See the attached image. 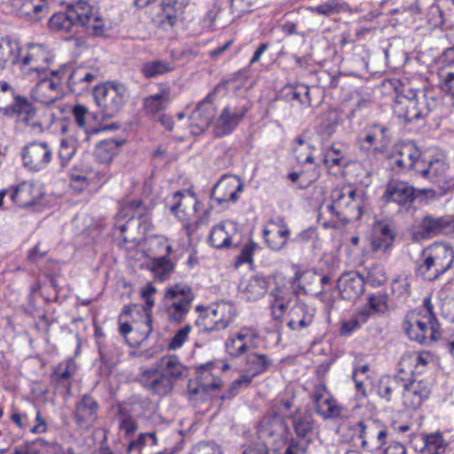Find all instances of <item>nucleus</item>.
Masks as SVG:
<instances>
[{
    "label": "nucleus",
    "mask_w": 454,
    "mask_h": 454,
    "mask_svg": "<svg viewBox=\"0 0 454 454\" xmlns=\"http://www.w3.org/2000/svg\"><path fill=\"white\" fill-rule=\"evenodd\" d=\"M32 90L34 100L42 104H51L60 97V82L49 78L48 74L43 75Z\"/></svg>",
    "instance_id": "473e14b6"
},
{
    "label": "nucleus",
    "mask_w": 454,
    "mask_h": 454,
    "mask_svg": "<svg viewBox=\"0 0 454 454\" xmlns=\"http://www.w3.org/2000/svg\"><path fill=\"white\" fill-rule=\"evenodd\" d=\"M0 112L10 117H16L34 134H41L51 122L45 114L38 113L30 102L23 97L15 96L11 106L0 107Z\"/></svg>",
    "instance_id": "1a4fd4ad"
},
{
    "label": "nucleus",
    "mask_w": 454,
    "mask_h": 454,
    "mask_svg": "<svg viewBox=\"0 0 454 454\" xmlns=\"http://www.w3.org/2000/svg\"><path fill=\"white\" fill-rule=\"evenodd\" d=\"M332 203L322 206L320 216L329 214L341 222L349 223L358 220L362 215V197L350 185L337 187L333 190Z\"/></svg>",
    "instance_id": "20e7f679"
},
{
    "label": "nucleus",
    "mask_w": 454,
    "mask_h": 454,
    "mask_svg": "<svg viewBox=\"0 0 454 454\" xmlns=\"http://www.w3.org/2000/svg\"><path fill=\"white\" fill-rule=\"evenodd\" d=\"M50 0H9L12 10L28 20H40L49 13Z\"/></svg>",
    "instance_id": "4be33fe9"
},
{
    "label": "nucleus",
    "mask_w": 454,
    "mask_h": 454,
    "mask_svg": "<svg viewBox=\"0 0 454 454\" xmlns=\"http://www.w3.org/2000/svg\"><path fill=\"white\" fill-rule=\"evenodd\" d=\"M453 261L454 252L450 247L434 243L423 250L417 273L425 280H435L451 267Z\"/></svg>",
    "instance_id": "423d86ee"
},
{
    "label": "nucleus",
    "mask_w": 454,
    "mask_h": 454,
    "mask_svg": "<svg viewBox=\"0 0 454 454\" xmlns=\"http://www.w3.org/2000/svg\"><path fill=\"white\" fill-rule=\"evenodd\" d=\"M314 309L303 302L295 303L288 313L287 326L294 331H301L312 324Z\"/></svg>",
    "instance_id": "f704fd0d"
},
{
    "label": "nucleus",
    "mask_w": 454,
    "mask_h": 454,
    "mask_svg": "<svg viewBox=\"0 0 454 454\" xmlns=\"http://www.w3.org/2000/svg\"><path fill=\"white\" fill-rule=\"evenodd\" d=\"M189 454H223L220 445L214 442H200L193 445Z\"/></svg>",
    "instance_id": "e2e57ef3"
},
{
    "label": "nucleus",
    "mask_w": 454,
    "mask_h": 454,
    "mask_svg": "<svg viewBox=\"0 0 454 454\" xmlns=\"http://www.w3.org/2000/svg\"><path fill=\"white\" fill-rule=\"evenodd\" d=\"M229 365L221 363H207L200 365L196 370V378L202 389L215 390L220 387L218 374L227 370Z\"/></svg>",
    "instance_id": "c756f323"
},
{
    "label": "nucleus",
    "mask_w": 454,
    "mask_h": 454,
    "mask_svg": "<svg viewBox=\"0 0 454 454\" xmlns=\"http://www.w3.org/2000/svg\"><path fill=\"white\" fill-rule=\"evenodd\" d=\"M120 145V143L114 139L101 141L95 148V157L100 162H110L118 153Z\"/></svg>",
    "instance_id": "864d4df0"
},
{
    "label": "nucleus",
    "mask_w": 454,
    "mask_h": 454,
    "mask_svg": "<svg viewBox=\"0 0 454 454\" xmlns=\"http://www.w3.org/2000/svg\"><path fill=\"white\" fill-rule=\"evenodd\" d=\"M177 5L176 0H162L160 4L151 8L152 21L164 29L173 27L180 16V8Z\"/></svg>",
    "instance_id": "aec40b11"
},
{
    "label": "nucleus",
    "mask_w": 454,
    "mask_h": 454,
    "mask_svg": "<svg viewBox=\"0 0 454 454\" xmlns=\"http://www.w3.org/2000/svg\"><path fill=\"white\" fill-rule=\"evenodd\" d=\"M95 176L96 173L90 168L74 169L70 174V186L74 191L82 192L89 187Z\"/></svg>",
    "instance_id": "3c124183"
},
{
    "label": "nucleus",
    "mask_w": 454,
    "mask_h": 454,
    "mask_svg": "<svg viewBox=\"0 0 454 454\" xmlns=\"http://www.w3.org/2000/svg\"><path fill=\"white\" fill-rule=\"evenodd\" d=\"M174 383L185 376L186 368L176 356H162L157 363V368Z\"/></svg>",
    "instance_id": "58836bf2"
},
{
    "label": "nucleus",
    "mask_w": 454,
    "mask_h": 454,
    "mask_svg": "<svg viewBox=\"0 0 454 454\" xmlns=\"http://www.w3.org/2000/svg\"><path fill=\"white\" fill-rule=\"evenodd\" d=\"M434 362V356L425 350L415 351V372L421 373Z\"/></svg>",
    "instance_id": "774afa93"
},
{
    "label": "nucleus",
    "mask_w": 454,
    "mask_h": 454,
    "mask_svg": "<svg viewBox=\"0 0 454 454\" xmlns=\"http://www.w3.org/2000/svg\"><path fill=\"white\" fill-rule=\"evenodd\" d=\"M215 109L207 96L203 101L198 104L191 116L192 125L198 128L200 131L206 129L215 117Z\"/></svg>",
    "instance_id": "e433bc0d"
},
{
    "label": "nucleus",
    "mask_w": 454,
    "mask_h": 454,
    "mask_svg": "<svg viewBox=\"0 0 454 454\" xmlns=\"http://www.w3.org/2000/svg\"><path fill=\"white\" fill-rule=\"evenodd\" d=\"M286 96L291 101H296L301 106L310 105L309 88L305 84H296L289 87Z\"/></svg>",
    "instance_id": "4d7b16f0"
},
{
    "label": "nucleus",
    "mask_w": 454,
    "mask_h": 454,
    "mask_svg": "<svg viewBox=\"0 0 454 454\" xmlns=\"http://www.w3.org/2000/svg\"><path fill=\"white\" fill-rule=\"evenodd\" d=\"M175 69L173 62L153 60L143 64L141 73L145 78H154L170 73Z\"/></svg>",
    "instance_id": "603ef678"
},
{
    "label": "nucleus",
    "mask_w": 454,
    "mask_h": 454,
    "mask_svg": "<svg viewBox=\"0 0 454 454\" xmlns=\"http://www.w3.org/2000/svg\"><path fill=\"white\" fill-rule=\"evenodd\" d=\"M293 427L298 436L307 437L313 432V420L309 414L298 416L297 411L291 416Z\"/></svg>",
    "instance_id": "5fc2aeb1"
},
{
    "label": "nucleus",
    "mask_w": 454,
    "mask_h": 454,
    "mask_svg": "<svg viewBox=\"0 0 454 454\" xmlns=\"http://www.w3.org/2000/svg\"><path fill=\"white\" fill-rule=\"evenodd\" d=\"M20 56V47L18 43L9 38L0 39V68H5L9 65L17 62Z\"/></svg>",
    "instance_id": "c03bdc74"
},
{
    "label": "nucleus",
    "mask_w": 454,
    "mask_h": 454,
    "mask_svg": "<svg viewBox=\"0 0 454 454\" xmlns=\"http://www.w3.org/2000/svg\"><path fill=\"white\" fill-rule=\"evenodd\" d=\"M445 449L446 443L440 434H430L425 438V451L428 454H442Z\"/></svg>",
    "instance_id": "bf43d9fd"
},
{
    "label": "nucleus",
    "mask_w": 454,
    "mask_h": 454,
    "mask_svg": "<svg viewBox=\"0 0 454 454\" xmlns=\"http://www.w3.org/2000/svg\"><path fill=\"white\" fill-rule=\"evenodd\" d=\"M119 331L125 338L129 334L138 333L134 340L136 344L145 340L153 331L148 309L136 304L126 306L119 316Z\"/></svg>",
    "instance_id": "6e6552de"
},
{
    "label": "nucleus",
    "mask_w": 454,
    "mask_h": 454,
    "mask_svg": "<svg viewBox=\"0 0 454 454\" xmlns=\"http://www.w3.org/2000/svg\"><path fill=\"white\" fill-rule=\"evenodd\" d=\"M72 114L79 130L76 132L77 137H83V141H90L92 135L97 134L99 129L87 128V121L90 118V112L87 107L82 105H75L73 107Z\"/></svg>",
    "instance_id": "37998d69"
},
{
    "label": "nucleus",
    "mask_w": 454,
    "mask_h": 454,
    "mask_svg": "<svg viewBox=\"0 0 454 454\" xmlns=\"http://www.w3.org/2000/svg\"><path fill=\"white\" fill-rule=\"evenodd\" d=\"M170 102L169 88L163 89L160 93L151 95L144 99V106L148 114H157L164 110Z\"/></svg>",
    "instance_id": "49530a36"
},
{
    "label": "nucleus",
    "mask_w": 454,
    "mask_h": 454,
    "mask_svg": "<svg viewBox=\"0 0 454 454\" xmlns=\"http://www.w3.org/2000/svg\"><path fill=\"white\" fill-rule=\"evenodd\" d=\"M436 105V99L425 90L409 89L396 96L393 108L399 119L412 122L427 117Z\"/></svg>",
    "instance_id": "39448f33"
},
{
    "label": "nucleus",
    "mask_w": 454,
    "mask_h": 454,
    "mask_svg": "<svg viewBox=\"0 0 454 454\" xmlns=\"http://www.w3.org/2000/svg\"><path fill=\"white\" fill-rule=\"evenodd\" d=\"M360 147L363 150H371L382 153L390 143L389 129L385 125L373 124L364 138H360Z\"/></svg>",
    "instance_id": "c85d7f7f"
},
{
    "label": "nucleus",
    "mask_w": 454,
    "mask_h": 454,
    "mask_svg": "<svg viewBox=\"0 0 454 454\" xmlns=\"http://www.w3.org/2000/svg\"><path fill=\"white\" fill-rule=\"evenodd\" d=\"M320 275L313 271H305L298 278L299 286L305 294L321 292L316 286L319 283Z\"/></svg>",
    "instance_id": "13d9d810"
},
{
    "label": "nucleus",
    "mask_w": 454,
    "mask_h": 454,
    "mask_svg": "<svg viewBox=\"0 0 454 454\" xmlns=\"http://www.w3.org/2000/svg\"><path fill=\"white\" fill-rule=\"evenodd\" d=\"M243 183L236 176H223L212 190V199L219 205L235 202L243 192Z\"/></svg>",
    "instance_id": "a211bd4d"
},
{
    "label": "nucleus",
    "mask_w": 454,
    "mask_h": 454,
    "mask_svg": "<svg viewBox=\"0 0 454 454\" xmlns=\"http://www.w3.org/2000/svg\"><path fill=\"white\" fill-rule=\"evenodd\" d=\"M119 428L126 436L134 434L137 429L135 419L121 409L119 411Z\"/></svg>",
    "instance_id": "69168bd1"
},
{
    "label": "nucleus",
    "mask_w": 454,
    "mask_h": 454,
    "mask_svg": "<svg viewBox=\"0 0 454 454\" xmlns=\"http://www.w3.org/2000/svg\"><path fill=\"white\" fill-rule=\"evenodd\" d=\"M289 234V229L283 219L269 221L263 230V237L269 247L277 251L286 244Z\"/></svg>",
    "instance_id": "cd10ccee"
},
{
    "label": "nucleus",
    "mask_w": 454,
    "mask_h": 454,
    "mask_svg": "<svg viewBox=\"0 0 454 454\" xmlns=\"http://www.w3.org/2000/svg\"><path fill=\"white\" fill-rule=\"evenodd\" d=\"M99 403L90 395H83L76 402L74 419L80 428L89 430L98 419Z\"/></svg>",
    "instance_id": "dca6fc26"
},
{
    "label": "nucleus",
    "mask_w": 454,
    "mask_h": 454,
    "mask_svg": "<svg viewBox=\"0 0 454 454\" xmlns=\"http://www.w3.org/2000/svg\"><path fill=\"white\" fill-rule=\"evenodd\" d=\"M323 161L329 171L334 174L340 172L351 161L348 145L340 142L333 143L325 148Z\"/></svg>",
    "instance_id": "412c9836"
},
{
    "label": "nucleus",
    "mask_w": 454,
    "mask_h": 454,
    "mask_svg": "<svg viewBox=\"0 0 454 454\" xmlns=\"http://www.w3.org/2000/svg\"><path fill=\"white\" fill-rule=\"evenodd\" d=\"M395 239V227L391 223L380 221L374 223L372 236V251L387 252Z\"/></svg>",
    "instance_id": "a878e982"
},
{
    "label": "nucleus",
    "mask_w": 454,
    "mask_h": 454,
    "mask_svg": "<svg viewBox=\"0 0 454 454\" xmlns=\"http://www.w3.org/2000/svg\"><path fill=\"white\" fill-rule=\"evenodd\" d=\"M31 454H59L60 447L54 442H49L43 439H37L30 442Z\"/></svg>",
    "instance_id": "052dcab7"
},
{
    "label": "nucleus",
    "mask_w": 454,
    "mask_h": 454,
    "mask_svg": "<svg viewBox=\"0 0 454 454\" xmlns=\"http://www.w3.org/2000/svg\"><path fill=\"white\" fill-rule=\"evenodd\" d=\"M78 27L94 35H100L105 30L98 9L83 0L69 4L65 12L55 13L49 20V27L54 32L69 33Z\"/></svg>",
    "instance_id": "f257e3e1"
},
{
    "label": "nucleus",
    "mask_w": 454,
    "mask_h": 454,
    "mask_svg": "<svg viewBox=\"0 0 454 454\" xmlns=\"http://www.w3.org/2000/svg\"><path fill=\"white\" fill-rule=\"evenodd\" d=\"M257 336L255 330L247 327L231 333L225 341L227 353L231 356L244 355L248 350L249 343Z\"/></svg>",
    "instance_id": "bb28decb"
},
{
    "label": "nucleus",
    "mask_w": 454,
    "mask_h": 454,
    "mask_svg": "<svg viewBox=\"0 0 454 454\" xmlns=\"http://www.w3.org/2000/svg\"><path fill=\"white\" fill-rule=\"evenodd\" d=\"M367 320V314L359 312L356 317L351 318L341 323L340 333L343 335H348L353 333L356 329L359 328L362 324Z\"/></svg>",
    "instance_id": "0e129e2a"
},
{
    "label": "nucleus",
    "mask_w": 454,
    "mask_h": 454,
    "mask_svg": "<svg viewBox=\"0 0 454 454\" xmlns=\"http://www.w3.org/2000/svg\"><path fill=\"white\" fill-rule=\"evenodd\" d=\"M448 165L442 157L425 158L424 164H421L420 170L423 176L435 179L437 182L442 181L446 186L442 187L441 195L445 194L450 188L451 180L447 176Z\"/></svg>",
    "instance_id": "393cba45"
},
{
    "label": "nucleus",
    "mask_w": 454,
    "mask_h": 454,
    "mask_svg": "<svg viewBox=\"0 0 454 454\" xmlns=\"http://www.w3.org/2000/svg\"><path fill=\"white\" fill-rule=\"evenodd\" d=\"M433 310L431 298L426 297L421 308L407 315L403 328L410 340L427 344L440 338V325Z\"/></svg>",
    "instance_id": "7ed1b4c3"
},
{
    "label": "nucleus",
    "mask_w": 454,
    "mask_h": 454,
    "mask_svg": "<svg viewBox=\"0 0 454 454\" xmlns=\"http://www.w3.org/2000/svg\"><path fill=\"white\" fill-rule=\"evenodd\" d=\"M139 381L145 388L160 396L168 395L173 388V382L158 369L142 371L139 375Z\"/></svg>",
    "instance_id": "b1692460"
},
{
    "label": "nucleus",
    "mask_w": 454,
    "mask_h": 454,
    "mask_svg": "<svg viewBox=\"0 0 454 454\" xmlns=\"http://www.w3.org/2000/svg\"><path fill=\"white\" fill-rule=\"evenodd\" d=\"M194 294L187 284L176 283L168 286L164 294V311L171 323H182L189 313Z\"/></svg>",
    "instance_id": "0eeeda50"
},
{
    "label": "nucleus",
    "mask_w": 454,
    "mask_h": 454,
    "mask_svg": "<svg viewBox=\"0 0 454 454\" xmlns=\"http://www.w3.org/2000/svg\"><path fill=\"white\" fill-rule=\"evenodd\" d=\"M269 281L267 278L254 276L240 283L239 289L248 301H257L267 292Z\"/></svg>",
    "instance_id": "ea45409f"
},
{
    "label": "nucleus",
    "mask_w": 454,
    "mask_h": 454,
    "mask_svg": "<svg viewBox=\"0 0 454 454\" xmlns=\"http://www.w3.org/2000/svg\"><path fill=\"white\" fill-rule=\"evenodd\" d=\"M414 188L404 181L392 179L388 182L383 198L386 201L405 205L413 201Z\"/></svg>",
    "instance_id": "2f4dec72"
},
{
    "label": "nucleus",
    "mask_w": 454,
    "mask_h": 454,
    "mask_svg": "<svg viewBox=\"0 0 454 454\" xmlns=\"http://www.w3.org/2000/svg\"><path fill=\"white\" fill-rule=\"evenodd\" d=\"M84 142L83 137L77 136L76 137H70L60 140L58 155L61 167H66L69 163L76 153L77 146Z\"/></svg>",
    "instance_id": "de8ad7c7"
},
{
    "label": "nucleus",
    "mask_w": 454,
    "mask_h": 454,
    "mask_svg": "<svg viewBox=\"0 0 454 454\" xmlns=\"http://www.w3.org/2000/svg\"><path fill=\"white\" fill-rule=\"evenodd\" d=\"M236 308L233 303L220 301L212 304L207 309V317L212 323L210 331H219L227 328L236 317Z\"/></svg>",
    "instance_id": "5701e85b"
},
{
    "label": "nucleus",
    "mask_w": 454,
    "mask_h": 454,
    "mask_svg": "<svg viewBox=\"0 0 454 454\" xmlns=\"http://www.w3.org/2000/svg\"><path fill=\"white\" fill-rule=\"evenodd\" d=\"M173 200L175 202L170 206V209L181 220L196 214L198 201L193 195L177 192L174 194Z\"/></svg>",
    "instance_id": "4c0bfd02"
},
{
    "label": "nucleus",
    "mask_w": 454,
    "mask_h": 454,
    "mask_svg": "<svg viewBox=\"0 0 454 454\" xmlns=\"http://www.w3.org/2000/svg\"><path fill=\"white\" fill-rule=\"evenodd\" d=\"M270 296L273 298L270 301L272 317L275 320H279L289 306L290 294L285 289L277 287L271 291Z\"/></svg>",
    "instance_id": "a18cd8bd"
},
{
    "label": "nucleus",
    "mask_w": 454,
    "mask_h": 454,
    "mask_svg": "<svg viewBox=\"0 0 454 454\" xmlns=\"http://www.w3.org/2000/svg\"><path fill=\"white\" fill-rule=\"evenodd\" d=\"M175 269V262L167 255H160L152 260L151 271L155 278L166 280L172 274Z\"/></svg>",
    "instance_id": "09e8293b"
},
{
    "label": "nucleus",
    "mask_w": 454,
    "mask_h": 454,
    "mask_svg": "<svg viewBox=\"0 0 454 454\" xmlns=\"http://www.w3.org/2000/svg\"><path fill=\"white\" fill-rule=\"evenodd\" d=\"M440 88L442 91L454 96V62L439 70Z\"/></svg>",
    "instance_id": "6e6d98bb"
},
{
    "label": "nucleus",
    "mask_w": 454,
    "mask_h": 454,
    "mask_svg": "<svg viewBox=\"0 0 454 454\" xmlns=\"http://www.w3.org/2000/svg\"><path fill=\"white\" fill-rule=\"evenodd\" d=\"M51 61L52 54L47 47L43 44H33L29 46L27 53L22 59L23 74L31 79L48 74Z\"/></svg>",
    "instance_id": "f8f14e48"
},
{
    "label": "nucleus",
    "mask_w": 454,
    "mask_h": 454,
    "mask_svg": "<svg viewBox=\"0 0 454 454\" xmlns=\"http://www.w3.org/2000/svg\"><path fill=\"white\" fill-rule=\"evenodd\" d=\"M191 330L192 326L190 325H186L179 329L169 341V349L176 350L180 348L188 340Z\"/></svg>",
    "instance_id": "338daca9"
},
{
    "label": "nucleus",
    "mask_w": 454,
    "mask_h": 454,
    "mask_svg": "<svg viewBox=\"0 0 454 454\" xmlns=\"http://www.w3.org/2000/svg\"><path fill=\"white\" fill-rule=\"evenodd\" d=\"M240 237L237 224L231 221H224L212 228L209 241L216 248L237 247Z\"/></svg>",
    "instance_id": "6ab92c4d"
},
{
    "label": "nucleus",
    "mask_w": 454,
    "mask_h": 454,
    "mask_svg": "<svg viewBox=\"0 0 454 454\" xmlns=\"http://www.w3.org/2000/svg\"><path fill=\"white\" fill-rule=\"evenodd\" d=\"M258 438L272 454H299L301 450L297 440L290 437V428L279 414H268L259 422Z\"/></svg>",
    "instance_id": "f03ea898"
},
{
    "label": "nucleus",
    "mask_w": 454,
    "mask_h": 454,
    "mask_svg": "<svg viewBox=\"0 0 454 454\" xmlns=\"http://www.w3.org/2000/svg\"><path fill=\"white\" fill-rule=\"evenodd\" d=\"M430 391L431 384L426 380H403L400 402L405 409L416 410L428 398Z\"/></svg>",
    "instance_id": "2eb2a0df"
},
{
    "label": "nucleus",
    "mask_w": 454,
    "mask_h": 454,
    "mask_svg": "<svg viewBox=\"0 0 454 454\" xmlns=\"http://www.w3.org/2000/svg\"><path fill=\"white\" fill-rule=\"evenodd\" d=\"M393 160L400 168L419 172L425 158L420 160V152L413 143H406L400 146L397 153L393 156Z\"/></svg>",
    "instance_id": "7c9ffc66"
},
{
    "label": "nucleus",
    "mask_w": 454,
    "mask_h": 454,
    "mask_svg": "<svg viewBox=\"0 0 454 454\" xmlns=\"http://www.w3.org/2000/svg\"><path fill=\"white\" fill-rule=\"evenodd\" d=\"M39 192L31 183L20 184L12 194V200L20 207L33 206L36 203Z\"/></svg>",
    "instance_id": "79ce46f5"
},
{
    "label": "nucleus",
    "mask_w": 454,
    "mask_h": 454,
    "mask_svg": "<svg viewBox=\"0 0 454 454\" xmlns=\"http://www.w3.org/2000/svg\"><path fill=\"white\" fill-rule=\"evenodd\" d=\"M52 149L47 142H32L22 150V161L31 171L44 169L52 159Z\"/></svg>",
    "instance_id": "4468645a"
},
{
    "label": "nucleus",
    "mask_w": 454,
    "mask_h": 454,
    "mask_svg": "<svg viewBox=\"0 0 454 454\" xmlns=\"http://www.w3.org/2000/svg\"><path fill=\"white\" fill-rule=\"evenodd\" d=\"M126 93L125 86L120 83L107 82L95 87L94 98L103 118H112L119 113L125 102Z\"/></svg>",
    "instance_id": "9d476101"
},
{
    "label": "nucleus",
    "mask_w": 454,
    "mask_h": 454,
    "mask_svg": "<svg viewBox=\"0 0 454 454\" xmlns=\"http://www.w3.org/2000/svg\"><path fill=\"white\" fill-rule=\"evenodd\" d=\"M403 380L399 377L382 379L379 386V395L387 402L397 404L401 400Z\"/></svg>",
    "instance_id": "a19ab883"
},
{
    "label": "nucleus",
    "mask_w": 454,
    "mask_h": 454,
    "mask_svg": "<svg viewBox=\"0 0 454 454\" xmlns=\"http://www.w3.org/2000/svg\"><path fill=\"white\" fill-rule=\"evenodd\" d=\"M354 434L361 440L364 449L376 450L387 443V432L382 425L372 419L356 422L352 427Z\"/></svg>",
    "instance_id": "ddd939ff"
},
{
    "label": "nucleus",
    "mask_w": 454,
    "mask_h": 454,
    "mask_svg": "<svg viewBox=\"0 0 454 454\" xmlns=\"http://www.w3.org/2000/svg\"><path fill=\"white\" fill-rule=\"evenodd\" d=\"M248 111L244 98H236L230 102L216 119L214 132L216 137L231 134L241 122Z\"/></svg>",
    "instance_id": "9b49d317"
},
{
    "label": "nucleus",
    "mask_w": 454,
    "mask_h": 454,
    "mask_svg": "<svg viewBox=\"0 0 454 454\" xmlns=\"http://www.w3.org/2000/svg\"><path fill=\"white\" fill-rule=\"evenodd\" d=\"M316 411L324 419H335L341 415L342 407L332 396L325 385L318 384L312 395Z\"/></svg>",
    "instance_id": "f3484780"
},
{
    "label": "nucleus",
    "mask_w": 454,
    "mask_h": 454,
    "mask_svg": "<svg viewBox=\"0 0 454 454\" xmlns=\"http://www.w3.org/2000/svg\"><path fill=\"white\" fill-rule=\"evenodd\" d=\"M387 307V298L385 295L380 294H373L368 299V309L362 310L361 312L367 314L368 317L370 315L384 312Z\"/></svg>",
    "instance_id": "680f3d73"
},
{
    "label": "nucleus",
    "mask_w": 454,
    "mask_h": 454,
    "mask_svg": "<svg viewBox=\"0 0 454 454\" xmlns=\"http://www.w3.org/2000/svg\"><path fill=\"white\" fill-rule=\"evenodd\" d=\"M337 286L344 299H356L364 292V279L356 273H347L339 278Z\"/></svg>",
    "instance_id": "c9c22d12"
},
{
    "label": "nucleus",
    "mask_w": 454,
    "mask_h": 454,
    "mask_svg": "<svg viewBox=\"0 0 454 454\" xmlns=\"http://www.w3.org/2000/svg\"><path fill=\"white\" fill-rule=\"evenodd\" d=\"M272 364V359L264 354L250 353L247 356V371L251 373V377L264 372Z\"/></svg>",
    "instance_id": "8fccbe9b"
},
{
    "label": "nucleus",
    "mask_w": 454,
    "mask_h": 454,
    "mask_svg": "<svg viewBox=\"0 0 454 454\" xmlns=\"http://www.w3.org/2000/svg\"><path fill=\"white\" fill-rule=\"evenodd\" d=\"M424 238H431L439 233H450L454 230V219L450 215H426L420 224Z\"/></svg>",
    "instance_id": "72a5a7b5"
}]
</instances>
